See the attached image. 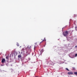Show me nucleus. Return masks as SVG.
I'll return each mask as SVG.
<instances>
[{
	"instance_id": "10",
	"label": "nucleus",
	"mask_w": 77,
	"mask_h": 77,
	"mask_svg": "<svg viewBox=\"0 0 77 77\" xmlns=\"http://www.w3.org/2000/svg\"><path fill=\"white\" fill-rule=\"evenodd\" d=\"M77 54H75V57H77Z\"/></svg>"
},
{
	"instance_id": "12",
	"label": "nucleus",
	"mask_w": 77,
	"mask_h": 77,
	"mask_svg": "<svg viewBox=\"0 0 77 77\" xmlns=\"http://www.w3.org/2000/svg\"><path fill=\"white\" fill-rule=\"evenodd\" d=\"M34 50H35V47H34Z\"/></svg>"
},
{
	"instance_id": "5",
	"label": "nucleus",
	"mask_w": 77,
	"mask_h": 77,
	"mask_svg": "<svg viewBox=\"0 0 77 77\" xmlns=\"http://www.w3.org/2000/svg\"><path fill=\"white\" fill-rule=\"evenodd\" d=\"M6 58L7 59H9V57L7 56L6 57Z\"/></svg>"
},
{
	"instance_id": "2",
	"label": "nucleus",
	"mask_w": 77,
	"mask_h": 77,
	"mask_svg": "<svg viewBox=\"0 0 77 77\" xmlns=\"http://www.w3.org/2000/svg\"><path fill=\"white\" fill-rule=\"evenodd\" d=\"M67 74L69 75H72V74H73V72H68Z\"/></svg>"
},
{
	"instance_id": "9",
	"label": "nucleus",
	"mask_w": 77,
	"mask_h": 77,
	"mask_svg": "<svg viewBox=\"0 0 77 77\" xmlns=\"http://www.w3.org/2000/svg\"><path fill=\"white\" fill-rule=\"evenodd\" d=\"M24 48H23L22 50L21 51H24Z\"/></svg>"
},
{
	"instance_id": "6",
	"label": "nucleus",
	"mask_w": 77,
	"mask_h": 77,
	"mask_svg": "<svg viewBox=\"0 0 77 77\" xmlns=\"http://www.w3.org/2000/svg\"><path fill=\"white\" fill-rule=\"evenodd\" d=\"M74 74H75V75H77V72H74Z\"/></svg>"
},
{
	"instance_id": "7",
	"label": "nucleus",
	"mask_w": 77,
	"mask_h": 77,
	"mask_svg": "<svg viewBox=\"0 0 77 77\" xmlns=\"http://www.w3.org/2000/svg\"><path fill=\"white\" fill-rule=\"evenodd\" d=\"M66 70H67V71H69V69H68V68H66Z\"/></svg>"
},
{
	"instance_id": "8",
	"label": "nucleus",
	"mask_w": 77,
	"mask_h": 77,
	"mask_svg": "<svg viewBox=\"0 0 77 77\" xmlns=\"http://www.w3.org/2000/svg\"><path fill=\"white\" fill-rule=\"evenodd\" d=\"M46 41V39H45V38H44V39L42 41V42H43V41Z\"/></svg>"
},
{
	"instance_id": "3",
	"label": "nucleus",
	"mask_w": 77,
	"mask_h": 77,
	"mask_svg": "<svg viewBox=\"0 0 77 77\" xmlns=\"http://www.w3.org/2000/svg\"><path fill=\"white\" fill-rule=\"evenodd\" d=\"M6 61V60H5V59H3L2 61V63H4Z\"/></svg>"
},
{
	"instance_id": "1",
	"label": "nucleus",
	"mask_w": 77,
	"mask_h": 77,
	"mask_svg": "<svg viewBox=\"0 0 77 77\" xmlns=\"http://www.w3.org/2000/svg\"><path fill=\"white\" fill-rule=\"evenodd\" d=\"M63 35L64 36L66 37L68 36V35H69V32H68L67 31H64L63 33Z\"/></svg>"
},
{
	"instance_id": "14",
	"label": "nucleus",
	"mask_w": 77,
	"mask_h": 77,
	"mask_svg": "<svg viewBox=\"0 0 77 77\" xmlns=\"http://www.w3.org/2000/svg\"><path fill=\"white\" fill-rule=\"evenodd\" d=\"M21 47H20V48Z\"/></svg>"
},
{
	"instance_id": "11",
	"label": "nucleus",
	"mask_w": 77,
	"mask_h": 77,
	"mask_svg": "<svg viewBox=\"0 0 77 77\" xmlns=\"http://www.w3.org/2000/svg\"><path fill=\"white\" fill-rule=\"evenodd\" d=\"M74 17H76V16H77V15H75V14H74Z\"/></svg>"
},
{
	"instance_id": "4",
	"label": "nucleus",
	"mask_w": 77,
	"mask_h": 77,
	"mask_svg": "<svg viewBox=\"0 0 77 77\" xmlns=\"http://www.w3.org/2000/svg\"><path fill=\"white\" fill-rule=\"evenodd\" d=\"M18 57H19V58H21V56L20 55H18Z\"/></svg>"
},
{
	"instance_id": "13",
	"label": "nucleus",
	"mask_w": 77,
	"mask_h": 77,
	"mask_svg": "<svg viewBox=\"0 0 77 77\" xmlns=\"http://www.w3.org/2000/svg\"><path fill=\"white\" fill-rule=\"evenodd\" d=\"M41 42H40V44H41Z\"/></svg>"
}]
</instances>
